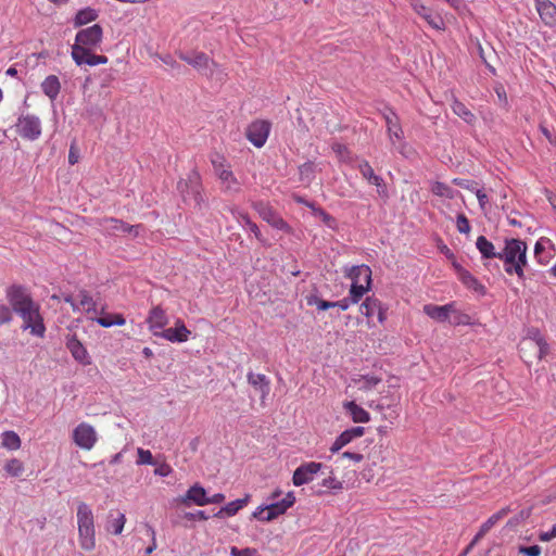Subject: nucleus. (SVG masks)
<instances>
[{"mask_svg":"<svg viewBox=\"0 0 556 556\" xmlns=\"http://www.w3.org/2000/svg\"><path fill=\"white\" fill-rule=\"evenodd\" d=\"M103 39V29L99 24L80 29L75 36V42L72 46V59L74 62L81 66L87 64L96 66L106 64L109 59L103 54H94L93 51L98 49Z\"/></svg>","mask_w":556,"mask_h":556,"instance_id":"f257e3e1","label":"nucleus"},{"mask_svg":"<svg viewBox=\"0 0 556 556\" xmlns=\"http://www.w3.org/2000/svg\"><path fill=\"white\" fill-rule=\"evenodd\" d=\"M527 244L520 239L505 241V248L498 252V258L504 262L505 271L508 275L516 274L518 278H525L527 261Z\"/></svg>","mask_w":556,"mask_h":556,"instance_id":"f03ea898","label":"nucleus"},{"mask_svg":"<svg viewBox=\"0 0 556 556\" xmlns=\"http://www.w3.org/2000/svg\"><path fill=\"white\" fill-rule=\"evenodd\" d=\"M78 543L83 551L91 552L96 548L94 517L90 506L80 502L77 506Z\"/></svg>","mask_w":556,"mask_h":556,"instance_id":"7ed1b4c3","label":"nucleus"},{"mask_svg":"<svg viewBox=\"0 0 556 556\" xmlns=\"http://www.w3.org/2000/svg\"><path fill=\"white\" fill-rule=\"evenodd\" d=\"M179 58L211 79L223 81L226 77L219 64L204 52L180 53Z\"/></svg>","mask_w":556,"mask_h":556,"instance_id":"20e7f679","label":"nucleus"},{"mask_svg":"<svg viewBox=\"0 0 556 556\" xmlns=\"http://www.w3.org/2000/svg\"><path fill=\"white\" fill-rule=\"evenodd\" d=\"M294 503L295 496L293 492H289L279 502H275L266 506H258L255 511H253L252 517L260 521L269 522L283 515L290 507L293 506Z\"/></svg>","mask_w":556,"mask_h":556,"instance_id":"39448f33","label":"nucleus"},{"mask_svg":"<svg viewBox=\"0 0 556 556\" xmlns=\"http://www.w3.org/2000/svg\"><path fill=\"white\" fill-rule=\"evenodd\" d=\"M252 207L258 213L260 217L269 224L273 228L292 233L291 226L274 210L269 203L256 201L252 203Z\"/></svg>","mask_w":556,"mask_h":556,"instance_id":"423d86ee","label":"nucleus"},{"mask_svg":"<svg viewBox=\"0 0 556 556\" xmlns=\"http://www.w3.org/2000/svg\"><path fill=\"white\" fill-rule=\"evenodd\" d=\"M18 315L23 319V329H29L30 333L38 338L45 337L46 326L40 314V307L37 303H35L33 307L20 312Z\"/></svg>","mask_w":556,"mask_h":556,"instance_id":"0eeeda50","label":"nucleus"},{"mask_svg":"<svg viewBox=\"0 0 556 556\" xmlns=\"http://www.w3.org/2000/svg\"><path fill=\"white\" fill-rule=\"evenodd\" d=\"M5 295L12 309L16 314L25 308L33 307L35 304L27 289L20 285L10 286L5 291Z\"/></svg>","mask_w":556,"mask_h":556,"instance_id":"6e6552de","label":"nucleus"},{"mask_svg":"<svg viewBox=\"0 0 556 556\" xmlns=\"http://www.w3.org/2000/svg\"><path fill=\"white\" fill-rule=\"evenodd\" d=\"M74 443L86 451H90L93 448L98 441V434L94 428L87 424L80 422L74 430L72 434Z\"/></svg>","mask_w":556,"mask_h":556,"instance_id":"1a4fd4ad","label":"nucleus"},{"mask_svg":"<svg viewBox=\"0 0 556 556\" xmlns=\"http://www.w3.org/2000/svg\"><path fill=\"white\" fill-rule=\"evenodd\" d=\"M16 134L25 139H36L41 135V124L35 115H22L15 124Z\"/></svg>","mask_w":556,"mask_h":556,"instance_id":"9d476101","label":"nucleus"},{"mask_svg":"<svg viewBox=\"0 0 556 556\" xmlns=\"http://www.w3.org/2000/svg\"><path fill=\"white\" fill-rule=\"evenodd\" d=\"M413 10L422 17L430 27L437 30L445 29V22L439 14H433L430 8L424 5L419 0H410Z\"/></svg>","mask_w":556,"mask_h":556,"instance_id":"9b49d317","label":"nucleus"},{"mask_svg":"<svg viewBox=\"0 0 556 556\" xmlns=\"http://www.w3.org/2000/svg\"><path fill=\"white\" fill-rule=\"evenodd\" d=\"M323 465L320 463L309 462L298 467L292 477L295 486H301L313 481L314 476L320 471Z\"/></svg>","mask_w":556,"mask_h":556,"instance_id":"f8f14e48","label":"nucleus"},{"mask_svg":"<svg viewBox=\"0 0 556 556\" xmlns=\"http://www.w3.org/2000/svg\"><path fill=\"white\" fill-rule=\"evenodd\" d=\"M146 321L152 334L159 337L168 324V316L162 306L156 305L150 309Z\"/></svg>","mask_w":556,"mask_h":556,"instance_id":"ddd939ff","label":"nucleus"},{"mask_svg":"<svg viewBox=\"0 0 556 556\" xmlns=\"http://www.w3.org/2000/svg\"><path fill=\"white\" fill-rule=\"evenodd\" d=\"M190 333L191 332L186 327L185 323L178 318L176 319L174 327L162 330L159 337L173 343H182L188 341Z\"/></svg>","mask_w":556,"mask_h":556,"instance_id":"4468645a","label":"nucleus"},{"mask_svg":"<svg viewBox=\"0 0 556 556\" xmlns=\"http://www.w3.org/2000/svg\"><path fill=\"white\" fill-rule=\"evenodd\" d=\"M519 352L521 358L527 364H532L533 361H541L548 354V352H543V350L541 351V348L538 346L533 341L523 339L520 341Z\"/></svg>","mask_w":556,"mask_h":556,"instance_id":"2eb2a0df","label":"nucleus"},{"mask_svg":"<svg viewBox=\"0 0 556 556\" xmlns=\"http://www.w3.org/2000/svg\"><path fill=\"white\" fill-rule=\"evenodd\" d=\"M424 313L439 323H444L450 320L451 313H455V303L452 302L445 305L426 304Z\"/></svg>","mask_w":556,"mask_h":556,"instance_id":"dca6fc26","label":"nucleus"},{"mask_svg":"<svg viewBox=\"0 0 556 556\" xmlns=\"http://www.w3.org/2000/svg\"><path fill=\"white\" fill-rule=\"evenodd\" d=\"M359 312L367 318L377 315L379 323L386 320V309H383L381 302L375 296H368L361 304Z\"/></svg>","mask_w":556,"mask_h":556,"instance_id":"f3484780","label":"nucleus"},{"mask_svg":"<svg viewBox=\"0 0 556 556\" xmlns=\"http://www.w3.org/2000/svg\"><path fill=\"white\" fill-rule=\"evenodd\" d=\"M540 18L546 26H556V5L551 0H534Z\"/></svg>","mask_w":556,"mask_h":556,"instance_id":"a211bd4d","label":"nucleus"},{"mask_svg":"<svg viewBox=\"0 0 556 556\" xmlns=\"http://www.w3.org/2000/svg\"><path fill=\"white\" fill-rule=\"evenodd\" d=\"M365 429L363 427H353L343 431L330 446L331 453H338L341 448L352 442L354 439L364 435Z\"/></svg>","mask_w":556,"mask_h":556,"instance_id":"6ab92c4d","label":"nucleus"},{"mask_svg":"<svg viewBox=\"0 0 556 556\" xmlns=\"http://www.w3.org/2000/svg\"><path fill=\"white\" fill-rule=\"evenodd\" d=\"M179 502L184 505L193 503L198 506H204L208 504L206 491L200 484L190 486L186 494L179 498Z\"/></svg>","mask_w":556,"mask_h":556,"instance_id":"aec40b11","label":"nucleus"},{"mask_svg":"<svg viewBox=\"0 0 556 556\" xmlns=\"http://www.w3.org/2000/svg\"><path fill=\"white\" fill-rule=\"evenodd\" d=\"M66 348L71 352L75 361L83 365H89L91 363L89 354L84 344L77 339L75 334L70 336L66 341Z\"/></svg>","mask_w":556,"mask_h":556,"instance_id":"412c9836","label":"nucleus"},{"mask_svg":"<svg viewBox=\"0 0 556 556\" xmlns=\"http://www.w3.org/2000/svg\"><path fill=\"white\" fill-rule=\"evenodd\" d=\"M271 123L267 119H255L247 128V139H267Z\"/></svg>","mask_w":556,"mask_h":556,"instance_id":"4be33fe9","label":"nucleus"},{"mask_svg":"<svg viewBox=\"0 0 556 556\" xmlns=\"http://www.w3.org/2000/svg\"><path fill=\"white\" fill-rule=\"evenodd\" d=\"M77 312H85L89 319H96L98 314L97 304L86 290H80L77 293Z\"/></svg>","mask_w":556,"mask_h":556,"instance_id":"5701e85b","label":"nucleus"},{"mask_svg":"<svg viewBox=\"0 0 556 556\" xmlns=\"http://www.w3.org/2000/svg\"><path fill=\"white\" fill-rule=\"evenodd\" d=\"M346 276L352 280V283L371 285V269L368 265L352 266L346 270Z\"/></svg>","mask_w":556,"mask_h":556,"instance_id":"b1692460","label":"nucleus"},{"mask_svg":"<svg viewBox=\"0 0 556 556\" xmlns=\"http://www.w3.org/2000/svg\"><path fill=\"white\" fill-rule=\"evenodd\" d=\"M248 382L255 389V391L261 393L262 402L269 394L270 381L265 375L249 372Z\"/></svg>","mask_w":556,"mask_h":556,"instance_id":"393cba45","label":"nucleus"},{"mask_svg":"<svg viewBox=\"0 0 556 556\" xmlns=\"http://www.w3.org/2000/svg\"><path fill=\"white\" fill-rule=\"evenodd\" d=\"M251 500L250 494H245L244 497L238 498L236 501L229 502L227 505L222 507L214 517L216 518H225L235 516L240 509L245 507Z\"/></svg>","mask_w":556,"mask_h":556,"instance_id":"a878e982","label":"nucleus"},{"mask_svg":"<svg viewBox=\"0 0 556 556\" xmlns=\"http://www.w3.org/2000/svg\"><path fill=\"white\" fill-rule=\"evenodd\" d=\"M41 90L51 101H54L61 91L59 77L55 75L47 76L41 83Z\"/></svg>","mask_w":556,"mask_h":556,"instance_id":"bb28decb","label":"nucleus"},{"mask_svg":"<svg viewBox=\"0 0 556 556\" xmlns=\"http://www.w3.org/2000/svg\"><path fill=\"white\" fill-rule=\"evenodd\" d=\"M343 407L350 414L354 422H368L370 420L369 413L354 401L343 403Z\"/></svg>","mask_w":556,"mask_h":556,"instance_id":"cd10ccee","label":"nucleus"},{"mask_svg":"<svg viewBox=\"0 0 556 556\" xmlns=\"http://www.w3.org/2000/svg\"><path fill=\"white\" fill-rule=\"evenodd\" d=\"M99 225L109 232H115V231H132L137 229L139 226H129L125 224L124 222L110 217V218H103L99 222Z\"/></svg>","mask_w":556,"mask_h":556,"instance_id":"c85d7f7f","label":"nucleus"},{"mask_svg":"<svg viewBox=\"0 0 556 556\" xmlns=\"http://www.w3.org/2000/svg\"><path fill=\"white\" fill-rule=\"evenodd\" d=\"M216 175L220 179L225 190L236 192L240 190L239 182L229 168H222Z\"/></svg>","mask_w":556,"mask_h":556,"instance_id":"c756f323","label":"nucleus"},{"mask_svg":"<svg viewBox=\"0 0 556 556\" xmlns=\"http://www.w3.org/2000/svg\"><path fill=\"white\" fill-rule=\"evenodd\" d=\"M452 111L463 121L468 124H472L476 121L475 114L459 100L453 97V102L451 104Z\"/></svg>","mask_w":556,"mask_h":556,"instance_id":"7c9ffc66","label":"nucleus"},{"mask_svg":"<svg viewBox=\"0 0 556 556\" xmlns=\"http://www.w3.org/2000/svg\"><path fill=\"white\" fill-rule=\"evenodd\" d=\"M477 249L484 258H498V252L495 251L494 244L484 236H479L476 242Z\"/></svg>","mask_w":556,"mask_h":556,"instance_id":"2f4dec72","label":"nucleus"},{"mask_svg":"<svg viewBox=\"0 0 556 556\" xmlns=\"http://www.w3.org/2000/svg\"><path fill=\"white\" fill-rule=\"evenodd\" d=\"M353 381L359 391L367 392L375 389L381 382V378L374 375H361Z\"/></svg>","mask_w":556,"mask_h":556,"instance_id":"473e14b6","label":"nucleus"},{"mask_svg":"<svg viewBox=\"0 0 556 556\" xmlns=\"http://www.w3.org/2000/svg\"><path fill=\"white\" fill-rule=\"evenodd\" d=\"M126 522V517L123 513L116 511L115 516L110 513V520L108 521L106 530L115 535L123 532Z\"/></svg>","mask_w":556,"mask_h":556,"instance_id":"72a5a7b5","label":"nucleus"},{"mask_svg":"<svg viewBox=\"0 0 556 556\" xmlns=\"http://www.w3.org/2000/svg\"><path fill=\"white\" fill-rule=\"evenodd\" d=\"M359 172L362 174V176L370 184V185H374L376 187H381L382 186V182H383V179L376 175L372 167L370 166V164L367 162V161H363L359 166Z\"/></svg>","mask_w":556,"mask_h":556,"instance_id":"f704fd0d","label":"nucleus"},{"mask_svg":"<svg viewBox=\"0 0 556 556\" xmlns=\"http://www.w3.org/2000/svg\"><path fill=\"white\" fill-rule=\"evenodd\" d=\"M98 13L94 9L85 8L79 10L74 18V26L79 27L97 20Z\"/></svg>","mask_w":556,"mask_h":556,"instance_id":"c9c22d12","label":"nucleus"},{"mask_svg":"<svg viewBox=\"0 0 556 556\" xmlns=\"http://www.w3.org/2000/svg\"><path fill=\"white\" fill-rule=\"evenodd\" d=\"M1 439H2V446L10 450V451H16L21 447V439L18 437V434L14 431H4L2 434H1Z\"/></svg>","mask_w":556,"mask_h":556,"instance_id":"e433bc0d","label":"nucleus"},{"mask_svg":"<svg viewBox=\"0 0 556 556\" xmlns=\"http://www.w3.org/2000/svg\"><path fill=\"white\" fill-rule=\"evenodd\" d=\"M101 327L108 328L113 325L124 326L126 320L122 314H109L94 319Z\"/></svg>","mask_w":556,"mask_h":556,"instance_id":"4c0bfd02","label":"nucleus"},{"mask_svg":"<svg viewBox=\"0 0 556 556\" xmlns=\"http://www.w3.org/2000/svg\"><path fill=\"white\" fill-rule=\"evenodd\" d=\"M431 191L433 194L446 199H453L456 194L454 189L441 181H435L431 187Z\"/></svg>","mask_w":556,"mask_h":556,"instance_id":"58836bf2","label":"nucleus"},{"mask_svg":"<svg viewBox=\"0 0 556 556\" xmlns=\"http://www.w3.org/2000/svg\"><path fill=\"white\" fill-rule=\"evenodd\" d=\"M523 340H531L533 341L538 346L543 349V352H549V346L547 342L545 341L544 337L541 334L540 330L536 328H531L528 330L527 337L523 338Z\"/></svg>","mask_w":556,"mask_h":556,"instance_id":"ea45409f","label":"nucleus"},{"mask_svg":"<svg viewBox=\"0 0 556 556\" xmlns=\"http://www.w3.org/2000/svg\"><path fill=\"white\" fill-rule=\"evenodd\" d=\"M332 151L336 153L337 157L341 162H345L351 164L354 159L348 147L341 142H336L332 144Z\"/></svg>","mask_w":556,"mask_h":556,"instance_id":"a19ab883","label":"nucleus"},{"mask_svg":"<svg viewBox=\"0 0 556 556\" xmlns=\"http://www.w3.org/2000/svg\"><path fill=\"white\" fill-rule=\"evenodd\" d=\"M371 285L352 283L349 292V296L351 298L352 303H358V301L363 298V295L369 291Z\"/></svg>","mask_w":556,"mask_h":556,"instance_id":"79ce46f5","label":"nucleus"},{"mask_svg":"<svg viewBox=\"0 0 556 556\" xmlns=\"http://www.w3.org/2000/svg\"><path fill=\"white\" fill-rule=\"evenodd\" d=\"M4 470L12 477H20L24 471V465L20 459L12 458L4 465Z\"/></svg>","mask_w":556,"mask_h":556,"instance_id":"37998d69","label":"nucleus"},{"mask_svg":"<svg viewBox=\"0 0 556 556\" xmlns=\"http://www.w3.org/2000/svg\"><path fill=\"white\" fill-rule=\"evenodd\" d=\"M460 279L463 283L469 289L481 292L484 289L483 286L469 271L464 270L460 274Z\"/></svg>","mask_w":556,"mask_h":556,"instance_id":"c03bdc74","label":"nucleus"},{"mask_svg":"<svg viewBox=\"0 0 556 556\" xmlns=\"http://www.w3.org/2000/svg\"><path fill=\"white\" fill-rule=\"evenodd\" d=\"M508 508H502L497 513L493 514L491 517H489L481 527L489 532L501 519H503L508 514Z\"/></svg>","mask_w":556,"mask_h":556,"instance_id":"a18cd8bd","label":"nucleus"},{"mask_svg":"<svg viewBox=\"0 0 556 556\" xmlns=\"http://www.w3.org/2000/svg\"><path fill=\"white\" fill-rule=\"evenodd\" d=\"M239 220L241 223H243L244 226H247L249 228V230L254 233L255 238L258 240V241H263V238H262V233L260 231V228L258 226L253 223L251 220V218L248 216V214H244V213H239V216H238Z\"/></svg>","mask_w":556,"mask_h":556,"instance_id":"49530a36","label":"nucleus"},{"mask_svg":"<svg viewBox=\"0 0 556 556\" xmlns=\"http://www.w3.org/2000/svg\"><path fill=\"white\" fill-rule=\"evenodd\" d=\"M386 119H387V126H388V131L390 134V137L400 139L402 136V129L397 124V117L395 116V114L392 113V115L387 116Z\"/></svg>","mask_w":556,"mask_h":556,"instance_id":"de8ad7c7","label":"nucleus"},{"mask_svg":"<svg viewBox=\"0 0 556 556\" xmlns=\"http://www.w3.org/2000/svg\"><path fill=\"white\" fill-rule=\"evenodd\" d=\"M137 455H138V458L136 460L137 465H153L154 464L153 455L149 450L138 447Z\"/></svg>","mask_w":556,"mask_h":556,"instance_id":"09e8293b","label":"nucleus"},{"mask_svg":"<svg viewBox=\"0 0 556 556\" xmlns=\"http://www.w3.org/2000/svg\"><path fill=\"white\" fill-rule=\"evenodd\" d=\"M544 243H551V240L542 237L536 241L534 247V255L541 264H546L548 262V257H541V253H543L545 249Z\"/></svg>","mask_w":556,"mask_h":556,"instance_id":"8fccbe9b","label":"nucleus"},{"mask_svg":"<svg viewBox=\"0 0 556 556\" xmlns=\"http://www.w3.org/2000/svg\"><path fill=\"white\" fill-rule=\"evenodd\" d=\"M450 321L453 325H469L470 324V316L457 311L455 308V313H451Z\"/></svg>","mask_w":556,"mask_h":556,"instance_id":"3c124183","label":"nucleus"},{"mask_svg":"<svg viewBox=\"0 0 556 556\" xmlns=\"http://www.w3.org/2000/svg\"><path fill=\"white\" fill-rule=\"evenodd\" d=\"M314 215L321 218V220L330 228H334L336 219L323 208H314Z\"/></svg>","mask_w":556,"mask_h":556,"instance_id":"603ef678","label":"nucleus"},{"mask_svg":"<svg viewBox=\"0 0 556 556\" xmlns=\"http://www.w3.org/2000/svg\"><path fill=\"white\" fill-rule=\"evenodd\" d=\"M323 486L336 491H340L343 489V483L339 479H337L333 475H330L329 477L325 478L323 480Z\"/></svg>","mask_w":556,"mask_h":556,"instance_id":"864d4df0","label":"nucleus"},{"mask_svg":"<svg viewBox=\"0 0 556 556\" xmlns=\"http://www.w3.org/2000/svg\"><path fill=\"white\" fill-rule=\"evenodd\" d=\"M211 161H212V165H213L216 174L222 168H229V165L227 164L226 159L218 153L213 154Z\"/></svg>","mask_w":556,"mask_h":556,"instance_id":"5fc2aeb1","label":"nucleus"},{"mask_svg":"<svg viewBox=\"0 0 556 556\" xmlns=\"http://www.w3.org/2000/svg\"><path fill=\"white\" fill-rule=\"evenodd\" d=\"M456 227L460 233H469L471 229L469 220L464 214H458Z\"/></svg>","mask_w":556,"mask_h":556,"instance_id":"6e6d98bb","label":"nucleus"},{"mask_svg":"<svg viewBox=\"0 0 556 556\" xmlns=\"http://www.w3.org/2000/svg\"><path fill=\"white\" fill-rule=\"evenodd\" d=\"M12 311L13 309L11 307H9L8 305L0 304V326L4 325V324H9L12 320V318H13Z\"/></svg>","mask_w":556,"mask_h":556,"instance_id":"4d7b16f0","label":"nucleus"},{"mask_svg":"<svg viewBox=\"0 0 556 556\" xmlns=\"http://www.w3.org/2000/svg\"><path fill=\"white\" fill-rule=\"evenodd\" d=\"M308 304L309 305L315 304L317 306V308L320 311H326L328 308L336 307L334 302L325 301L319 298H314L312 300H308Z\"/></svg>","mask_w":556,"mask_h":556,"instance_id":"13d9d810","label":"nucleus"},{"mask_svg":"<svg viewBox=\"0 0 556 556\" xmlns=\"http://www.w3.org/2000/svg\"><path fill=\"white\" fill-rule=\"evenodd\" d=\"M363 458H364L363 454L352 453V452H344V453H342L338 457L337 462L349 459V460H352L354 463H361L363 460Z\"/></svg>","mask_w":556,"mask_h":556,"instance_id":"bf43d9fd","label":"nucleus"},{"mask_svg":"<svg viewBox=\"0 0 556 556\" xmlns=\"http://www.w3.org/2000/svg\"><path fill=\"white\" fill-rule=\"evenodd\" d=\"M79 159H80V150L75 143H73L71 146L70 152H68V163L71 165H74V164L78 163Z\"/></svg>","mask_w":556,"mask_h":556,"instance_id":"052dcab7","label":"nucleus"},{"mask_svg":"<svg viewBox=\"0 0 556 556\" xmlns=\"http://www.w3.org/2000/svg\"><path fill=\"white\" fill-rule=\"evenodd\" d=\"M519 553L526 556H540L541 547L539 545L522 546L520 547Z\"/></svg>","mask_w":556,"mask_h":556,"instance_id":"680f3d73","label":"nucleus"},{"mask_svg":"<svg viewBox=\"0 0 556 556\" xmlns=\"http://www.w3.org/2000/svg\"><path fill=\"white\" fill-rule=\"evenodd\" d=\"M170 472L172 467L166 463L161 464L154 469V475L160 477H167Z\"/></svg>","mask_w":556,"mask_h":556,"instance_id":"e2e57ef3","label":"nucleus"},{"mask_svg":"<svg viewBox=\"0 0 556 556\" xmlns=\"http://www.w3.org/2000/svg\"><path fill=\"white\" fill-rule=\"evenodd\" d=\"M475 193L477 195V199L479 201V205L482 211H486V204L489 202L488 195L480 189H476Z\"/></svg>","mask_w":556,"mask_h":556,"instance_id":"0e129e2a","label":"nucleus"},{"mask_svg":"<svg viewBox=\"0 0 556 556\" xmlns=\"http://www.w3.org/2000/svg\"><path fill=\"white\" fill-rule=\"evenodd\" d=\"M253 553H254V549L249 548V547L243 548V549H239L236 546H233L230 549V555L231 556H253Z\"/></svg>","mask_w":556,"mask_h":556,"instance_id":"69168bd1","label":"nucleus"},{"mask_svg":"<svg viewBox=\"0 0 556 556\" xmlns=\"http://www.w3.org/2000/svg\"><path fill=\"white\" fill-rule=\"evenodd\" d=\"M453 184H455L456 186H459L464 189H468L470 191H473L476 190V188H473V182L470 181V180H466V179H462V178H455L453 179Z\"/></svg>","mask_w":556,"mask_h":556,"instance_id":"338daca9","label":"nucleus"},{"mask_svg":"<svg viewBox=\"0 0 556 556\" xmlns=\"http://www.w3.org/2000/svg\"><path fill=\"white\" fill-rule=\"evenodd\" d=\"M495 92L497 94L498 100L502 102V104L504 106H506L508 103V100H507V96H506V91H505L504 87L503 86L496 87Z\"/></svg>","mask_w":556,"mask_h":556,"instance_id":"774afa93","label":"nucleus"}]
</instances>
